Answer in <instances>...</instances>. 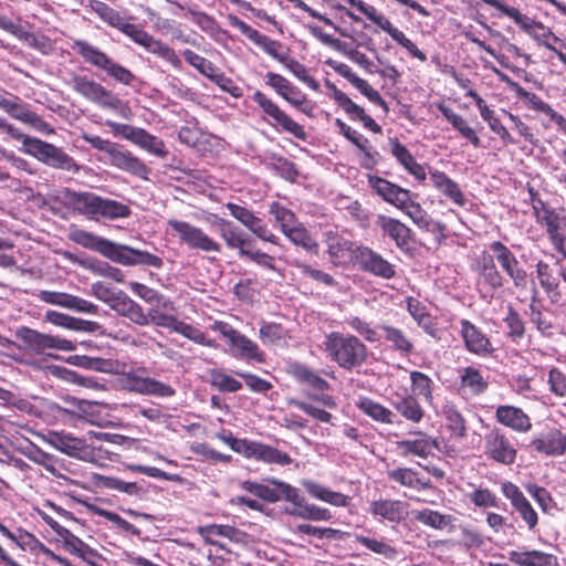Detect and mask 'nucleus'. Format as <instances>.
<instances>
[{"label":"nucleus","instance_id":"f257e3e1","mask_svg":"<svg viewBox=\"0 0 566 566\" xmlns=\"http://www.w3.org/2000/svg\"><path fill=\"white\" fill-rule=\"evenodd\" d=\"M491 251H483L475 262L478 282L492 293L501 290L507 280L517 292L526 290L528 283H535L527 269L522 265L512 250L502 241H492Z\"/></svg>","mask_w":566,"mask_h":566},{"label":"nucleus","instance_id":"f03ea898","mask_svg":"<svg viewBox=\"0 0 566 566\" xmlns=\"http://www.w3.org/2000/svg\"><path fill=\"white\" fill-rule=\"evenodd\" d=\"M59 198L65 208L91 220L101 218L107 220L125 219L132 214L128 205L103 198L90 191H75L64 188L59 192Z\"/></svg>","mask_w":566,"mask_h":566},{"label":"nucleus","instance_id":"7ed1b4c3","mask_svg":"<svg viewBox=\"0 0 566 566\" xmlns=\"http://www.w3.org/2000/svg\"><path fill=\"white\" fill-rule=\"evenodd\" d=\"M323 345L328 358L347 371L361 367L368 359L367 345L354 334L331 332Z\"/></svg>","mask_w":566,"mask_h":566},{"label":"nucleus","instance_id":"20e7f679","mask_svg":"<svg viewBox=\"0 0 566 566\" xmlns=\"http://www.w3.org/2000/svg\"><path fill=\"white\" fill-rule=\"evenodd\" d=\"M528 192L537 224L545 229L552 247L566 261V209L554 208L533 188H530Z\"/></svg>","mask_w":566,"mask_h":566},{"label":"nucleus","instance_id":"39448f33","mask_svg":"<svg viewBox=\"0 0 566 566\" xmlns=\"http://www.w3.org/2000/svg\"><path fill=\"white\" fill-rule=\"evenodd\" d=\"M72 51L80 55L83 61L99 71H103L115 82L130 86L136 81V75L124 65L114 61L107 53L92 43L75 39L70 44Z\"/></svg>","mask_w":566,"mask_h":566},{"label":"nucleus","instance_id":"423d86ee","mask_svg":"<svg viewBox=\"0 0 566 566\" xmlns=\"http://www.w3.org/2000/svg\"><path fill=\"white\" fill-rule=\"evenodd\" d=\"M84 142L96 150L103 151L108 156L109 164L120 170L127 171L143 179L148 178L150 169L147 165L136 157L132 151L124 149L123 146L104 139L101 136L84 133Z\"/></svg>","mask_w":566,"mask_h":566},{"label":"nucleus","instance_id":"0eeeda50","mask_svg":"<svg viewBox=\"0 0 566 566\" xmlns=\"http://www.w3.org/2000/svg\"><path fill=\"white\" fill-rule=\"evenodd\" d=\"M252 101L262 112V118L276 132L286 133L294 138L305 142L308 137L305 127L294 120L284 109H282L272 98L262 91L256 90Z\"/></svg>","mask_w":566,"mask_h":566},{"label":"nucleus","instance_id":"6e6552de","mask_svg":"<svg viewBox=\"0 0 566 566\" xmlns=\"http://www.w3.org/2000/svg\"><path fill=\"white\" fill-rule=\"evenodd\" d=\"M71 84L74 92L87 101H91L102 107L116 111L124 118H129L132 114L129 106L102 84L86 75L75 73L71 77Z\"/></svg>","mask_w":566,"mask_h":566},{"label":"nucleus","instance_id":"1a4fd4ad","mask_svg":"<svg viewBox=\"0 0 566 566\" xmlns=\"http://www.w3.org/2000/svg\"><path fill=\"white\" fill-rule=\"evenodd\" d=\"M210 329L220 333L230 348L231 355L247 363L264 364L266 354L260 348L258 343L233 328L229 323L214 321Z\"/></svg>","mask_w":566,"mask_h":566},{"label":"nucleus","instance_id":"9d476101","mask_svg":"<svg viewBox=\"0 0 566 566\" xmlns=\"http://www.w3.org/2000/svg\"><path fill=\"white\" fill-rule=\"evenodd\" d=\"M23 153L51 168L72 174L80 171V165L63 148L40 138L32 137L31 139H25Z\"/></svg>","mask_w":566,"mask_h":566},{"label":"nucleus","instance_id":"9b49d317","mask_svg":"<svg viewBox=\"0 0 566 566\" xmlns=\"http://www.w3.org/2000/svg\"><path fill=\"white\" fill-rule=\"evenodd\" d=\"M286 371L295 381L316 391V394L308 392L306 395L311 401L326 408H336L335 398L327 392L331 389L329 382L316 370L300 361H292L289 364Z\"/></svg>","mask_w":566,"mask_h":566},{"label":"nucleus","instance_id":"f8f14e48","mask_svg":"<svg viewBox=\"0 0 566 566\" xmlns=\"http://www.w3.org/2000/svg\"><path fill=\"white\" fill-rule=\"evenodd\" d=\"M350 7L356 8L363 13L368 20L375 23L378 28L385 31L391 36L398 44L405 48L411 56L418 59L421 62L427 60V55L419 50V48L406 36V34L392 25L390 20L384 14L379 13L378 10L363 0H345Z\"/></svg>","mask_w":566,"mask_h":566},{"label":"nucleus","instance_id":"ddd939ff","mask_svg":"<svg viewBox=\"0 0 566 566\" xmlns=\"http://www.w3.org/2000/svg\"><path fill=\"white\" fill-rule=\"evenodd\" d=\"M350 7L356 8L363 13L368 20L375 23L378 28L385 31L391 36L398 44L405 48L411 56L418 59L421 62L427 60V55L419 50V48L406 36V34L392 25L390 20L384 14L379 13L378 10L363 0H345Z\"/></svg>","mask_w":566,"mask_h":566},{"label":"nucleus","instance_id":"4468645a","mask_svg":"<svg viewBox=\"0 0 566 566\" xmlns=\"http://www.w3.org/2000/svg\"><path fill=\"white\" fill-rule=\"evenodd\" d=\"M167 224L179 242L187 245L190 250L206 253H220L222 251L221 243L206 233L200 227L178 219H169Z\"/></svg>","mask_w":566,"mask_h":566},{"label":"nucleus","instance_id":"2eb2a0df","mask_svg":"<svg viewBox=\"0 0 566 566\" xmlns=\"http://www.w3.org/2000/svg\"><path fill=\"white\" fill-rule=\"evenodd\" d=\"M18 339L23 342L27 348L38 355L51 356L49 350L73 352L76 345L66 338L56 335L44 334L28 326H21L15 331Z\"/></svg>","mask_w":566,"mask_h":566},{"label":"nucleus","instance_id":"dca6fc26","mask_svg":"<svg viewBox=\"0 0 566 566\" xmlns=\"http://www.w3.org/2000/svg\"><path fill=\"white\" fill-rule=\"evenodd\" d=\"M0 108L12 118L31 126L42 134L52 135L55 132L42 116L33 112L19 96L0 93Z\"/></svg>","mask_w":566,"mask_h":566},{"label":"nucleus","instance_id":"f3484780","mask_svg":"<svg viewBox=\"0 0 566 566\" xmlns=\"http://www.w3.org/2000/svg\"><path fill=\"white\" fill-rule=\"evenodd\" d=\"M484 455L499 464L512 465L517 458V448L505 432L494 428L484 436Z\"/></svg>","mask_w":566,"mask_h":566},{"label":"nucleus","instance_id":"a211bd4d","mask_svg":"<svg viewBox=\"0 0 566 566\" xmlns=\"http://www.w3.org/2000/svg\"><path fill=\"white\" fill-rule=\"evenodd\" d=\"M324 242L329 262L335 268H347L354 264L360 244L344 238L336 231H326Z\"/></svg>","mask_w":566,"mask_h":566},{"label":"nucleus","instance_id":"6ab92c4d","mask_svg":"<svg viewBox=\"0 0 566 566\" xmlns=\"http://www.w3.org/2000/svg\"><path fill=\"white\" fill-rule=\"evenodd\" d=\"M128 38L136 44L144 48L147 52L163 59L169 63L175 70L182 67V62L177 52L167 43L145 31L139 25H135Z\"/></svg>","mask_w":566,"mask_h":566},{"label":"nucleus","instance_id":"aec40b11","mask_svg":"<svg viewBox=\"0 0 566 566\" xmlns=\"http://www.w3.org/2000/svg\"><path fill=\"white\" fill-rule=\"evenodd\" d=\"M459 324V334L467 352L479 357L493 355L495 348L489 335L481 327L467 318L460 319Z\"/></svg>","mask_w":566,"mask_h":566},{"label":"nucleus","instance_id":"412c9836","mask_svg":"<svg viewBox=\"0 0 566 566\" xmlns=\"http://www.w3.org/2000/svg\"><path fill=\"white\" fill-rule=\"evenodd\" d=\"M363 272L384 280L396 276V266L370 247L360 244L354 262Z\"/></svg>","mask_w":566,"mask_h":566},{"label":"nucleus","instance_id":"4be33fe9","mask_svg":"<svg viewBox=\"0 0 566 566\" xmlns=\"http://www.w3.org/2000/svg\"><path fill=\"white\" fill-rule=\"evenodd\" d=\"M376 226L380 229L382 235L389 238L397 249L403 253H409L413 250V232L399 219L386 214H378Z\"/></svg>","mask_w":566,"mask_h":566},{"label":"nucleus","instance_id":"5701e85b","mask_svg":"<svg viewBox=\"0 0 566 566\" xmlns=\"http://www.w3.org/2000/svg\"><path fill=\"white\" fill-rule=\"evenodd\" d=\"M326 87L332 92V97L336 104L348 115L352 120H359L365 128L374 134H382L381 126L369 116L365 109L352 101L335 84L326 81Z\"/></svg>","mask_w":566,"mask_h":566},{"label":"nucleus","instance_id":"b1692460","mask_svg":"<svg viewBox=\"0 0 566 566\" xmlns=\"http://www.w3.org/2000/svg\"><path fill=\"white\" fill-rule=\"evenodd\" d=\"M285 489L286 501L293 504L292 509L285 510L289 515L314 522L329 521L333 517L328 509L307 503L297 489Z\"/></svg>","mask_w":566,"mask_h":566},{"label":"nucleus","instance_id":"393cba45","mask_svg":"<svg viewBox=\"0 0 566 566\" xmlns=\"http://www.w3.org/2000/svg\"><path fill=\"white\" fill-rule=\"evenodd\" d=\"M502 494L511 502V505L520 514L527 527L532 531L538 524V515L521 489L511 481L501 484Z\"/></svg>","mask_w":566,"mask_h":566},{"label":"nucleus","instance_id":"a878e982","mask_svg":"<svg viewBox=\"0 0 566 566\" xmlns=\"http://www.w3.org/2000/svg\"><path fill=\"white\" fill-rule=\"evenodd\" d=\"M367 182L374 193L379 196L387 203L402 209L408 198L409 189L389 181L377 175H367Z\"/></svg>","mask_w":566,"mask_h":566},{"label":"nucleus","instance_id":"bb28decb","mask_svg":"<svg viewBox=\"0 0 566 566\" xmlns=\"http://www.w3.org/2000/svg\"><path fill=\"white\" fill-rule=\"evenodd\" d=\"M326 64L331 66L337 74L345 77L354 87H356L371 103L388 109L386 101L380 93L375 90L366 80L359 77L353 72L352 67L345 63L335 60H327Z\"/></svg>","mask_w":566,"mask_h":566},{"label":"nucleus","instance_id":"cd10ccee","mask_svg":"<svg viewBox=\"0 0 566 566\" xmlns=\"http://www.w3.org/2000/svg\"><path fill=\"white\" fill-rule=\"evenodd\" d=\"M112 261L127 266L139 264L157 270L164 266V261L160 256L124 244L116 245Z\"/></svg>","mask_w":566,"mask_h":566},{"label":"nucleus","instance_id":"c85d7f7f","mask_svg":"<svg viewBox=\"0 0 566 566\" xmlns=\"http://www.w3.org/2000/svg\"><path fill=\"white\" fill-rule=\"evenodd\" d=\"M231 24L238 28L241 33H243L250 41H252L255 45L260 46L265 53L271 55L273 59L279 61L280 63L285 62V56L280 53L282 49V43L277 40H273L270 36L262 34L256 29L252 28L250 24L239 19L238 17L232 18Z\"/></svg>","mask_w":566,"mask_h":566},{"label":"nucleus","instance_id":"c756f323","mask_svg":"<svg viewBox=\"0 0 566 566\" xmlns=\"http://www.w3.org/2000/svg\"><path fill=\"white\" fill-rule=\"evenodd\" d=\"M269 482L271 485L247 480L242 481L240 486L268 503H276L280 500L286 501L287 491L285 488L295 489L291 484L280 480L272 479Z\"/></svg>","mask_w":566,"mask_h":566},{"label":"nucleus","instance_id":"7c9ffc66","mask_svg":"<svg viewBox=\"0 0 566 566\" xmlns=\"http://www.w3.org/2000/svg\"><path fill=\"white\" fill-rule=\"evenodd\" d=\"M38 297L44 303L57 305L69 310H74L81 313L96 314L98 310L97 305L78 296L64 292L44 290L40 291Z\"/></svg>","mask_w":566,"mask_h":566},{"label":"nucleus","instance_id":"2f4dec72","mask_svg":"<svg viewBox=\"0 0 566 566\" xmlns=\"http://www.w3.org/2000/svg\"><path fill=\"white\" fill-rule=\"evenodd\" d=\"M50 443L69 457L76 458L78 460L93 459V451L88 448V443L85 440L73 437L65 432H51Z\"/></svg>","mask_w":566,"mask_h":566},{"label":"nucleus","instance_id":"473e14b6","mask_svg":"<svg viewBox=\"0 0 566 566\" xmlns=\"http://www.w3.org/2000/svg\"><path fill=\"white\" fill-rule=\"evenodd\" d=\"M266 85L272 87L277 95L285 99L293 107H301L307 103V96L298 87L294 86L283 75L268 72L265 74Z\"/></svg>","mask_w":566,"mask_h":566},{"label":"nucleus","instance_id":"72a5a7b5","mask_svg":"<svg viewBox=\"0 0 566 566\" xmlns=\"http://www.w3.org/2000/svg\"><path fill=\"white\" fill-rule=\"evenodd\" d=\"M390 154L403 169L416 180L423 182L427 179L424 167L419 164L410 150L397 138H389Z\"/></svg>","mask_w":566,"mask_h":566},{"label":"nucleus","instance_id":"f704fd0d","mask_svg":"<svg viewBox=\"0 0 566 566\" xmlns=\"http://www.w3.org/2000/svg\"><path fill=\"white\" fill-rule=\"evenodd\" d=\"M526 314L532 325L543 337L551 338L554 335V324L545 314V308L541 304L539 291L535 283H532V295Z\"/></svg>","mask_w":566,"mask_h":566},{"label":"nucleus","instance_id":"c9c22d12","mask_svg":"<svg viewBox=\"0 0 566 566\" xmlns=\"http://www.w3.org/2000/svg\"><path fill=\"white\" fill-rule=\"evenodd\" d=\"M335 125L339 133L364 154L363 167L373 169L377 165L376 156L378 153L373 150L369 139L339 118L335 119Z\"/></svg>","mask_w":566,"mask_h":566},{"label":"nucleus","instance_id":"e433bc0d","mask_svg":"<svg viewBox=\"0 0 566 566\" xmlns=\"http://www.w3.org/2000/svg\"><path fill=\"white\" fill-rule=\"evenodd\" d=\"M494 417L496 422L516 432H528L533 426L530 416L523 409L511 405L499 406Z\"/></svg>","mask_w":566,"mask_h":566},{"label":"nucleus","instance_id":"4c0bfd02","mask_svg":"<svg viewBox=\"0 0 566 566\" xmlns=\"http://www.w3.org/2000/svg\"><path fill=\"white\" fill-rule=\"evenodd\" d=\"M399 210L407 214L422 231L442 234L446 230L443 223L432 220L422 206L411 199V191L408 193L403 208Z\"/></svg>","mask_w":566,"mask_h":566},{"label":"nucleus","instance_id":"58836bf2","mask_svg":"<svg viewBox=\"0 0 566 566\" xmlns=\"http://www.w3.org/2000/svg\"><path fill=\"white\" fill-rule=\"evenodd\" d=\"M531 447L547 457H559L566 453V434L559 429H552L545 434L535 437Z\"/></svg>","mask_w":566,"mask_h":566},{"label":"nucleus","instance_id":"ea45409f","mask_svg":"<svg viewBox=\"0 0 566 566\" xmlns=\"http://www.w3.org/2000/svg\"><path fill=\"white\" fill-rule=\"evenodd\" d=\"M380 335V342L388 344L389 348L401 356H409L415 350L412 340L407 334L398 327H395L388 323H381L377 326Z\"/></svg>","mask_w":566,"mask_h":566},{"label":"nucleus","instance_id":"a19ab883","mask_svg":"<svg viewBox=\"0 0 566 566\" xmlns=\"http://www.w3.org/2000/svg\"><path fill=\"white\" fill-rule=\"evenodd\" d=\"M432 186L451 202L458 207L467 205V198L459 184L450 178L444 171L431 169L429 171Z\"/></svg>","mask_w":566,"mask_h":566},{"label":"nucleus","instance_id":"79ce46f5","mask_svg":"<svg viewBox=\"0 0 566 566\" xmlns=\"http://www.w3.org/2000/svg\"><path fill=\"white\" fill-rule=\"evenodd\" d=\"M70 240L83 248L96 251L109 260L113 259L117 245L115 242L82 229L72 231Z\"/></svg>","mask_w":566,"mask_h":566},{"label":"nucleus","instance_id":"37998d69","mask_svg":"<svg viewBox=\"0 0 566 566\" xmlns=\"http://www.w3.org/2000/svg\"><path fill=\"white\" fill-rule=\"evenodd\" d=\"M36 513L42 518V521L49 525L59 537L62 538L63 548L67 553L78 557L86 543L73 534L70 530L59 524L50 514L44 511V509H36Z\"/></svg>","mask_w":566,"mask_h":566},{"label":"nucleus","instance_id":"c03bdc74","mask_svg":"<svg viewBox=\"0 0 566 566\" xmlns=\"http://www.w3.org/2000/svg\"><path fill=\"white\" fill-rule=\"evenodd\" d=\"M417 438L405 439L397 442V449L402 457L417 455L428 458L434 449H438V442L424 432H417Z\"/></svg>","mask_w":566,"mask_h":566},{"label":"nucleus","instance_id":"a18cd8bd","mask_svg":"<svg viewBox=\"0 0 566 566\" xmlns=\"http://www.w3.org/2000/svg\"><path fill=\"white\" fill-rule=\"evenodd\" d=\"M216 224L219 228V234L226 242V245L229 249H238L240 256H242V251H247L251 247V239L231 221L218 218Z\"/></svg>","mask_w":566,"mask_h":566},{"label":"nucleus","instance_id":"49530a36","mask_svg":"<svg viewBox=\"0 0 566 566\" xmlns=\"http://www.w3.org/2000/svg\"><path fill=\"white\" fill-rule=\"evenodd\" d=\"M387 476L390 481L396 482L400 486L416 491H424L432 488L430 479L421 476L420 473L412 468L400 467L389 470Z\"/></svg>","mask_w":566,"mask_h":566},{"label":"nucleus","instance_id":"de8ad7c7","mask_svg":"<svg viewBox=\"0 0 566 566\" xmlns=\"http://www.w3.org/2000/svg\"><path fill=\"white\" fill-rule=\"evenodd\" d=\"M91 10L96 13L109 27L117 29L126 36L129 35L136 24L127 22L116 9L101 0L90 1Z\"/></svg>","mask_w":566,"mask_h":566},{"label":"nucleus","instance_id":"09e8293b","mask_svg":"<svg viewBox=\"0 0 566 566\" xmlns=\"http://www.w3.org/2000/svg\"><path fill=\"white\" fill-rule=\"evenodd\" d=\"M369 513L380 521L399 523L403 518L405 503L391 499L376 500L370 503Z\"/></svg>","mask_w":566,"mask_h":566},{"label":"nucleus","instance_id":"8fccbe9b","mask_svg":"<svg viewBox=\"0 0 566 566\" xmlns=\"http://www.w3.org/2000/svg\"><path fill=\"white\" fill-rule=\"evenodd\" d=\"M438 109L442 116L452 125V127L459 132V134L465 138L474 148L481 147V139L473 127L469 125L465 118L460 114L455 113L451 107L443 103L438 104Z\"/></svg>","mask_w":566,"mask_h":566},{"label":"nucleus","instance_id":"3c124183","mask_svg":"<svg viewBox=\"0 0 566 566\" xmlns=\"http://www.w3.org/2000/svg\"><path fill=\"white\" fill-rule=\"evenodd\" d=\"M509 559L517 566H558V558L538 549L511 551Z\"/></svg>","mask_w":566,"mask_h":566},{"label":"nucleus","instance_id":"603ef678","mask_svg":"<svg viewBox=\"0 0 566 566\" xmlns=\"http://www.w3.org/2000/svg\"><path fill=\"white\" fill-rule=\"evenodd\" d=\"M460 390L471 397H476L486 391L489 382L482 375V371L474 367L468 366L460 371Z\"/></svg>","mask_w":566,"mask_h":566},{"label":"nucleus","instance_id":"864d4df0","mask_svg":"<svg viewBox=\"0 0 566 566\" xmlns=\"http://www.w3.org/2000/svg\"><path fill=\"white\" fill-rule=\"evenodd\" d=\"M355 542L387 560H395L399 556V549L392 545V541L382 536L370 537L363 534H356Z\"/></svg>","mask_w":566,"mask_h":566},{"label":"nucleus","instance_id":"5fc2aeb1","mask_svg":"<svg viewBox=\"0 0 566 566\" xmlns=\"http://www.w3.org/2000/svg\"><path fill=\"white\" fill-rule=\"evenodd\" d=\"M44 317L46 322L70 331L93 333L98 328V324L96 322L76 318L53 310L46 311Z\"/></svg>","mask_w":566,"mask_h":566},{"label":"nucleus","instance_id":"6e6d98bb","mask_svg":"<svg viewBox=\"0 0 566 566\" xmlns=\"http://www.w3.org/2000/svg\"><path fill=\"white\" fill-rule=\"evenodd\" d=\"M303 486L311 496L333 506L346 507L350 503V497L348 495L329 490L317 482L304 481Z\"/></svg>","mask_w":566,"mask_h":566},{"label":"nucleus","instance_id":"4d7b16f0","mask_svg":"<svg viewBox=\"0 0 566 566\" xmlns=\"http://www.w3.org/2000/svg\"><path fill=\"white\" fill-rule=\"evenodd\" d=\"M294 245L302 248L306 252L317 255L319 252V243L312 235L310 230L302 223L297 222L283 233Z\"/></svg>","mask_w":566,"mask_h":566},{"label":"nucleus","instance_id":"13d9d810","mask_svg":"<svg viewBox=\"0 0 566 566\" xmlns=\"http://www.w3.org/2000/svg\"><path fill=\"white\" fill-rule=\"evenodd\" d=\"M356 406L363 413L377 422L385 424L395 423L396 415L394 411L369 397H360Z\"/></svg>","mask_w":566,"mask_h":566},{"label":"nucleus","instance_id":"bf43d9fd","mask_svg":"<svg viewBox=\"0 0 566 566\" xmlns=\"http://www.w3.org/2000/svg\"><path fill=\"white\" fill-rule=\"evenodd\" d=\"M264 165L268 169L290 182L296 181L300 176L296 165L279 154L273 153L266 156Z\"/></svg>","mask_w":566,"mask_h":566},{"label":"nucleus","instance_id":"052dcab7","mask_svg":"<svg viewBox=\"0 0 566 566\" xmlns=\"http://www.w3.org/2000/svg\"><path fill=\"white\" fill-rule=\"evenodd\" d=\"M407 311L427 334L433 336L436 333V324L432 316L428 312L427 306L418 298L409 296L406 300Z\"/></svg>","mask_w":566,"mask_h":566},{"label":"nucleus","instance_id":"680f3d73","mask_svg":"<svg viewBox=\"0 0 566 566\" xmlns=\"http://www.w3.org/2000/svg\"><path fill=\"white\" fill-rule=\"evenodd\" d=\"M129 287L134 294L139 296L142 300H144L148 304H156V306L161 307L165 311H175V303L168 298L165 297L163 294H160L158 291L143 284L139 282H130Z\"/></svg>","mask_w":566,"mask_h":566},{"label":"nucleus","instance_id":"e2e57ef3","mask_svg":"<svg viewBox=\"0 0 566 566\" xmlns=\"http://www.w3.org/2000/svg\"><path fill=\"white\" fill-rule=\"evenodd\" d=\"M503 322L507 329V338L513 343H520L526 334V322L513 305H507Z\"/></svg>","mask_w":566,"mask_h":566},{"label":"nucleus","instance_id":"0e129e2a","mask_svg":"<svg viewBox=\"0 0 566 566\" xmlns=\"http://www.w3.org/2000/svg\"><path fill=\"white\" fill-rule=\"evenodd\" d=\"M259 338L264 345H282L286 344L291 336L282 324L262 322L259 328Z\"/></svg>","mask_w":566,"mask_h":566},{"label":"nucleus","instance_id":"69168bd1","mask_svg":"<svg viewBox=\"0 0 566 566\" xmlns=\"http://www.w3.org/2000/svg\"><path fill=\"white\" fill-rule=\"evenodd\" d=\"M535 273L542 290H546L553 285H558L560 283L559 276H563L566 282V268L558 272L554 265L544 260H538L536 262Z\"/></svg>","mask_w":566,"mask_h":566},{"label":"nucleus","instance_id":"338daca9","mask_svg":"<svg viewBox=\"0 0 566 566\" xmlns=\"http://www.w3.org/2000/svg\"><path fill=\"white\" fill-rule=\"evenodd\" d=\"M98 482L107 490L118 491L130 496H142L146 492L137 482H126L116 476L99 475Z\"/></svg>","mask_w":566,"mask_h":566},{"label":"nucleus","instance_id":"774afa93","mask_svg":"<svg viewBox=\"0 0 566 566\" xmlns=\"http://www.w3.org/2000/svg\"><path fill=\"white\" fill-rule=\"evenodd\" d=\"M413 518L429 527L434 530H443L450 525H452L453 517L449 514H442L438 511H433L430 509H423L420 511H416L413 514Z\"/></svg>","mask_w":566,"mask_h":566}]
</instances>
